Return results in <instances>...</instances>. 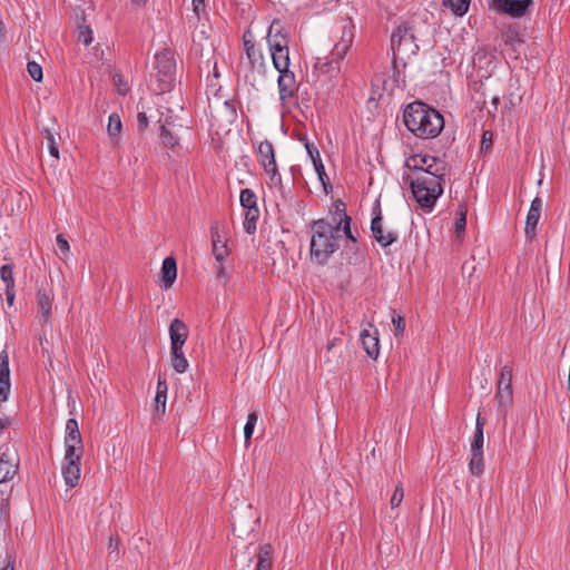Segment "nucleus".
<instances>
[{
  "label": "nucleus",
  "mask_w": 570,
  "mask_h": 570,
  "mask_svg": "<svg viewBox=\"0 0 570 570\" xmlns=\"http://www.w3.org/2000/svg\"><path fill=\"white\" fill-rule=\"evenodd\" d=\"M311 258L316 263L324 265L328 258L340 248L341 233H344L347 239L356 242L355 235L351 230V217L345 212V205L337 203L332 222L317 219L311 223Z\"/></svg>",
  "instance_id": "1"
},
{
  "label": "nucleus",
  "mask_w": 570,
  "mask_h": 570,
  "mask_svg": "<svg viewBox=\"0 0 570 570\" xmlns=\"http://www.w3.org/2000/svg\"><path fill=\"white\" fill-rule=\"evenodd\" d=\"M446 171L448 164L433 156L425 170L417 171V175L407 177L413 197L421 209L425 212L433 209L436 200L443 193Z\"/></svg>",
  "instance_id": "2"
},
{
  "label": "nucleus",
  "mask_w": 570,
  "mask_h": 570,
  "mask_svg": "<svg viewBox=\"0 0 570 570\" xmlns=\"http://www.w3.org/2000/svg\"><path fill=\"white\" fill-rule=\"evenodd\" d=\"M403 122L413 135L421 139L435 138L444 128L443 116L422 101H413L406 106L403 112Z\"/></svg>",
  "instance_id": "3"
},
{
  "label": "nucleus",
  "mask_w": 570,
  "mask_h": 570,
  "mask_svg": "<svg viewBox=\"0 0 570 570\" xmlns=\"http://www.w3.org/2000/svg\"><path fill=\"white\" fill-rule=\"evenodd\" d=\"M354 39V26L348 22L343 26L341 39L334 45L331 58H318L315 62V69L320 72L328 73L340 69V62L348 52Z\"/></svg>",
  "instance_id": "4"
},
{
  "label": "nucleus",
  "mask_w": 570,
  "mask_h": 570,
  "mask_svg": "<svg viewBox=\"0 0 570 570\" xmlns=\"http://www.w3.org/2000/svg\"><path fill=\"white\" fill-rule=\"evenodd\" d=\"M266 39L274 67L283 66V62L289 61V36L286 27L279 19L272 21Z\"/></svg>",
  "instance_id": "5"
},
{
  "label": "nucleus",
  "mask_w": 570,
  "mask_h": 570,
  "mask_svg": "<svg viewBox=\"0 0 570 570\" xmlns=\"http://www.w3.org/2000/svg\"><path fill=\"white\" fill-rule=\"evenodd\" d=\"M155 79L153 90L157 94L170 91L176 80V62L169 50H163L155 56Z\"/></svg>",
  "instance_id": "6"
},
{
  "label": "nucleus",
  "mask_w": 570,
  "mask_h": 570,
  "mask_svg": "<svg viewBox=\"0 0 570 570\" xmlns=\"http://www.w3.org/2000/svg\"><path fill=\"white\" fill-rule=\"evenodd\" d=\"M256 154L259 165L267 175V185L271 189H283V179L278 170L273 144L262 140L256 144Z\"/></svg>",
  "instance_id": "7"
},
{
  "label": "nucleus",
  "mask_w": 570,
  "mask_h": 570,
  "mask_svg": "<svg viewBox=\"0 0 570 570\" xmlns=\"http://www.w3.org/2000/svg\"><path fill=\"white\" fill-rule=\"evenodd\" d=\"M391 48L394 56L404 60L416 56L419 46L407 26H399L391 36Z\"/></svg>",
  "instance_id": "8"
},
{
  "label": "nucleus",
  "mask_w": 570,
  "mask_h": 570,
  "mask_svg": "<svg viewBox=\"0 0 570 570\" xmlns=\"http://www.w3.org/2000/svg\"><path fill=\"white\" fill-rule=\"evenodd\" d=\"M63 461L81 462L83 455L82 439L76 419H69L65 430Z\"/></svg>",
  "instance_id": "9"
},
{
  "label": "nucleus",
  "mask_w": 570,
  "mask_h": 570,
  "mask_svg": "<svg viewBox=\"0 0 570 570\" xmlns=\"http://www.w3.org/2000/svg\"><path fill=\"white\" fill-rule=\"evenodd\" d=\"M274 68L279 73L277 79L279 100L282 104H285L297 90L295 75L289 70V61H285L283 66Z\"/></svg>",
  "instance_id": "10"
},
{
  "label": "nucleus",
  "mask_w": 570,
  "mask_h": 570,
  "mask_svg": "<svg viewBox=\"0 0 570 570\" xmlns=\"http://www.w3.org/2000/svg\"><path fill=\"white\" fill-rule=\"evenodd\" d=\"M532 4L533 0H491L490 8L512 18H521Z\"/></svg>",
  "instance_id": "11"
},
{
  "label": "nucleus",
  "mask_w": 570,
  "mask_h": 570,
  "mask_svg": "<svg viewBox=\"0 0 570 570\" xmlns=\"http://www.w3.org/2000/svg\"><path fill=\"white\" fill-rule=\"evenodd\" d=\"M18 454L7 449L0 456V483L12 480L18 471Z\"/></svg>",
  "instance_id": "12"
},
{
  "label": "nucleus",
  "mask_w": 570,
  "mask_h": 570,
  "mask_svg": "<svg viewBox=\"0 0 570 570\" xmlns=\"http://www.w3.org/2000/svg\"><path fill=\"white\" fill-rule=\"evenodd\" d=\"M11 391L9 354L7 350L0 352V404L9 400Z\"/></svg>",
  "instance_id": "13"
},
{
  "label": "nucleus",
  "mask_w": 570,
  "mask_h": 570,
  "mask_svg": "<svg viewBox=\"0 0 570 570\" xmlns=\"http://www.w3.org/2000/svg\"><path fill=\"white\" fill-rule=\"evenodd\" d=\"M542 198L537 196L530 205L529 212L525 218L524 233L525 236L532 239L537 235V226L541 217L542 212Z\"/></svg>",
  "instance_id": "14"
},
{
  "label": "nucleus",
  "mask_w": 570,
  "mask_h": 570,
  "mask_svg": "<svg viewBox=\"0 0 570 570\" xmlns=\"http://www.w3.org/2000/svg\"><path fill=\"white\" fill-rule=\"evenodd\" d=\"M371 230H372L373 237L382 247L390 246L397 238V236L394 232L389 230L385 233L383 230L381 213H379L376 216H374L372 218Z\"/></svg>",
  "instance_id": "15"
},
{
  "label": "nucleus",
  "mask_w": 570,
  "mask_h": 570,
  "mask_svg": "<svg viewBox=\"0 0 570 570\" xmlns=\"http://www.w3.org/2000/svg\"><path fill=\"white\" fill-rule=\"evenodd\" d=\"M360 338L362 341V345H363L365 353L371 358L376 360L380 354L377 330L374 328V331L371 332L370 330L364 328L360 333Z\"/></svg>",
  "instance_id": "16"
},
{
  "label": "nucleus",
  "mask_w": 570,
  "mask_h": 570,
  "mask_svg": "<svg viewBox=\"0 0 570 570\" xmlns=\"http://www.w3.org/2000/svg\"><path fill=\"white\" fill-rule=\"evenodd\" d=\"M170 346H184L188 338V327L179 318H174L169 325Z\"/></svg>",
  "instance_id": "17"
},
{
  "label": "nucleus",
  "mask_w": 570,
  "mask_h": 570,
  "mask_svg": "<svg viewBox=\"0 0 570 570\" xmlns=\"http://www.w3.org/2000/svg\"><path fill=\"white\" fill-rule=\"evenodd\" d=\"M494 400L497 402L498 413L501 416L505 417L509 409L513 404V389L504 387V386H497Z\"/></svg>",
  "instance_id": "18"
},
{
  "label": "nucleus",
  "mask_w": 570,
  "mask_h": 570,
  "mask_svg": "<svg viewBox=\"0 0 570 570\" xmlns=\"http://www.w3.org/2000/svg\"><path fill=\"white\" fill-rule=\"evenodd\" d=\"M161 287L165 289L170 288L177 277V264L176 259L171 256L166 257L161 265Z\"/></svg>",
  "instance_id": "19"
},
{
  "label": "nucleus",
  "mask_w": 570,
  "mask_h": 570,
  "mask_svg": "<svg viewBox=\"0 0 570 570\" xmlns=\"http://www.w3.org/2000/svg\"><path fill=\"white\" fill-rule=\"evenodd\" d=\"M244 50L253 68L258 70L264 68L265 59L263 52L256 47L254 41L244 38Z\"/></svg>",
  "instance_id": "20"
},
{
  "label": "nucleus",
  "mask_w": 570,
  "mask_h": 570,
  "mask_svg": "<svg viewBox=\"0 0 570 570\" xmlns=\"http://www.w3.org/2000/svg\"><path fill=\"white\" fill-rule=\"evenodd\" d=\"M61 473L66 485L69 488H75L80 480V462L65 461L61 468Z\"/></svg>",
  "instance_id": "21"
},
{
  "label": "nucleus",
  "mask_w": 570,
  "mask_h": 570,
  "mask_svg": "<svg viewBox=\"0 0 570 570\" xmlns=\"http://www.w3.org/2000/svg\"><path fill=\"white\" fill-rule=\"evenodd\" d=\"M170 364L178 374L187 372L189 363L185 356L184 346H170Z\"/></svg>",
  "instance_id": "22"
},
{
  "label": "nucleus",
  "mask_w": 570,
  "mask_h": 570,
  "mask_svg": "<svg viewBox=\"0 0 570 570\" xmlns=\"http://www.w3.org/2000/svg\"><path fill=\"white\" fill-rule=\"evenodd\" d=\"M168 384L164 375H158L157 389L155 395V409L159 414H164L166 411Z\"/></svg>",
  "instance_id": "23"
},
{
  "label": "nucleus",
  "mask_w": 570,
  "mask_h": 570,
  "mask_svg": "<svg viewBox=\"0 0 570 570\" xmlns=\"http://www.w3.org/2000/svg\"><path fill=\"white\" fill-rule=\"evenodd\" d=\"M430 155H413L405 160V167L411 171L409 176L417 175V171L426 169L428 164L432 160Z\"/></svg>",
  "instance_id": "24"
},
{
  "label": "nucleus",
  "mask_w": 570,
  "mask_h": 570,
  "mask_svg": "<svg viewBox=\"0 0 570 570\" xmlns=\"http://www.w3.org/2000/svg\"><path fill=\"white\" fill-rule=\"evenodd\" d=\"M255 570H273V547L264 543L259 547Z\"/></svg>",
  "instance_id": "25"
},
{
  "label": "nucleus",
  "mask_w": 570,
  "mask_h": 570,
  "mask_svg": "<svg viewBox=\"0 0 570 570\" xmlns=\"http://www.w3.org/2000/svg\"><path fill=\"white\" fill-rule=\"evenodd\" d=\"M121 129L122 124L120 116L116 112L110 114L108 117L107 132L112 144H117L120 140Z\"/></svg>",
  "instance_id": "26"
},
{
  "label": "nucleus",
  "mask_w": 570,
  "mask_h": 570,
  "mask_svg": "<svg viewBox=\"0 0 570 570\" xmlns=\"http://www.w3.org/2000/svg\"><path fill=\"white\" fill-rule=\"evenodd\" d=\"M259 218V208L253 207L244 209V229L247 234H253L256 230V223Z\"/></svg>",
  "instance_id": "27"
},
{
  "label": "nucleus",
  "mask_w": 570,
  "mask_h": 570,
  "mask_svg": "<svg viewBox=\"0 0 570 570\" xmlns=\"http://www.w3.org/2000/svg\"><path fill=\"white\" fill-rule=\"evenodd\" d=\"M212 243H213V254H214L216 261L219 264L224 263L225 258L228 256V248H227L226 243L220 239V236L218 233L213 234Z\"/></svg>",
  "instance_id": "28"
},
{
  "label": "nucleus",
  "mask_w": 570,
  "mask_h": 570,
  "mask_svg": "<svg viewBox=\"0 0 570 570\" xmlns=\"http://www.w3.org/2000/svg\"><path fill=\"white\" fill-rule=\"evenodd\" d=\"M471 0H443V6L449 8L455 16L462 17L469 10Z\"/></svg>",
  "instance_id": "29"
},
{
  "label": "nucleus",
  "mask_w": 570,
  "mask_h": 570,
  "mask_svg": "<svg viewBox=\"0 0 570 570\" xmlns=\"http://www.w3.org/2000/svg\"><path fill=\"white\" fill-rule=\"evenodd\" d=\"M469 471L472 475L480 476L484 471L483 453L471 452Z\"/></svg>",
  "instance_id": "30"
},
{
  "label": "nucleus",
  "mask_w": 570,
  "mask_h": 570,
  "mask_svg": "<svg viewBox=\"0 0 570 570\" xmlns=\"http://www.w3.org/2000/svg\"><path fill=\"white\" fill-rule=\"evenodd\" d=\"M38 307L39 313L41 314L43 322H47L49 320V316L51 314V298L46 293L39 292L38 294Z\"/></svg>",
  "instance_id": "31"
},
{
  "label": "nucleus",
  "mask_w": 570,
  "mask_h": 570,
  "mask_svg": "<svg viewBox=\"0 0 570 570\" xmlns=\"http://www.w3.org/2000/svg\"><path fill=\"white\" fill-rule=\"evenodd\" d=\"M466 205L460 204L455 213L454 227L458 235H461L465 230L466 225Z\"/></svg>",
  "instance_id": "32"
},
{
  "label": "nucleus",
  "mask_w": 570,
  "mask_h": 570,
  "mask_svg": "<svg viewBox=\"0 0 570 570\" xmlns=\"http://www.w3.org/2000/svg\"><path fill=\"white\" fill-rule=\"evenodd\" d=\"M239 202L243 210L257 207V196L250 188H245L240 191Z\"/></svg>",
  "instance_id": "33"
},
{
  "label": "nucleus",
  "mask_w": 570,
  "mask_h": 570,
  "mask_svg": "<svg viewBox=\"0 0 570 570\" xmlns=\"http://www.w3.org/2000/svg\"><path fill=\"white\" fill-rule=\"evenodd\" d=\"M497 386L512 387V367L510 365H503L500 368Z\"/></svg>",
  "instance_id": "34"
},
{
  "label": "nucleus",
  "mask_w": 570,
  "mask_h": 570,
  "mask_svg": "<svg viewBox=\"0 0 570 570\" xmlns=\"http://www.w3.org/2000/svg\"><path fill=\"white\" fill-rule=\"evenodd\" d=\"M257 420L258 415L256 412H250L248 414L247 422L244 426V438L246 442H249V440L252 439Z\"/></svg>",
  "instance_id": "35"
},
{
  "label": "nucleus",
  "mask_w": 570,
  "mask_h": 570,
  "mask_svg": "<svg viewBox=\"0 0 570 570\" xmlns=\"http://www.w3.org/2000/svg\"><path fill=\"white\" fill-rule=\"evenodd\" d=\"M160 138L161 144L166 148H174L177 145V138L166 126H161Z\"/></svg>",
  "instance_id": "36"
},
{
  "label": "nucleus",
  "mask_w": 570,
  "mask_h": 570,
  "mask_svg": "<svg viewBox=\"0 0 570 570\" xmlns=\"http://www.w3.org/2000/svg\"><path fill=\"white\" fill-rule=\"evenodd\" d=\"M0 278L6 284V286H14L12 265L6 264L1 266Z\"/></svg>",
  "instance_id": "37"
},
{
  "label": "nucleus",
  "mask_w": 570,
  "mask_h": 570,
  "mask_svg": "<svg viewBox=\"0 0 570 570\" xmlns=\"http://www.w3.org/2000/svg\"><path fill=\"white\" fill-rule=\"evenodd\" d=\"M27 71L30 75V77L35 80L40 82L42 80V68L39 63L36 61H29L27 65Z\"/></svg>",
  "instance_id": "38"
},
{
  "label": "nucleus",
  "mask_w": 570,
  "mask_h": 570,
  "mask_svg": "<svg viewBox=\"0 0 570 570\" xmlns=\"http://www.w3.org/2000/svg\"><path fill=\"white\" fill-rule=\"evenodd\" d=\"M483 443H484L483 432L474 431V435L471 441V452L483 453Z\"/></svg>",
  "instance_id": "39"
},
{
  "label": "nucleus",
  "mask_w": 570,
  "mask_h": 570,
  "mask_svg": "<svg viewBox=\"0 0 570 570\" xmlns=\"http://www.w3.org/2000/svg\"><path fill=\"white\" fill-rule=\"evenodd\" d=\"M305 149H306V153H307L308 157L312 160L313 166L315 164L322 161L321 154H320L317 147L313 142H309V141L306 140L305 141Z\"/></svg>",
  "instance_id": "40"
},
{
  "label": "nucleus",
  "mask_w": 570,
  "mask_h": 570,
  "mask_svg": "<svg viewBox=\"0 0 570 570\" xmlns=\"http://www.w3.org/2000/svg\"><path fill=\"white\" fill-rule=\"evenodd\" d=\"M47 142L50 156L59 158V148L52 132L47 131Z\"/></svg>",
  "instance_id": "41"
},
{
  "label": "nucleus",
  "mask_w": 570,
  "mask_h": 570,
  "mask_svg": "<svg viewBox=\"0 0 570 570\" xmlns=\"http://www.w3.org/2000/svg\"><path fill=\"white\" fill-rule=\"evenodd\" d=\"M392 323L394 325L395 335H403L405 330V318L401 315H396L392 317Z\"/></svg>",
  "instance_id": "42"
},
{
  "label": "nucleus",
  "mask_w": 570,
  "mask_h": 570,
  "mask_svg": "<svg viewBox=\"0 0 570 570\" xmlns=\"http://www.w3.org/2000/svg\"><path fill=\"white\" fill-rule=\"evenodd\" d=\"M403 497H404L403 488H402L401 484H399L395 488V490H394V492L392 494V498H391V501H390L391 507L392 508H397L401 504V502L403 500Z\"/></svg>",
  "instance_id": "43"
},
{
  "label": "nucleus",
  "mask_w": 570,
  "mask_h": 570,
  "mask_svg": "<svg viewBox=\"0 0 570 570\" xmlns=\"http://www.w3.org/2000/svg\"><path fill=\"white\" fill-rule=\"evenodd\" d=\"M313 167H314L315 173L317 174V177H318L320 181L322 183V185L324 187H326V183L328 181V177H327V174L325 171V167H324L323 161H320V163L315 164Z\"/></svg>",
  "instance_id": "44"
},
{
  "label": "nucleus",
  "mask_w": 570,
  "mask_h": 570,
  "mask_svg": "<svg viewBox=\"0 0 570 570\" xmlns=\"http://www.w3.org/2000/svg\"><path fill=\"white\" fill-rule=\"evenodd\" d=\"M57 246L62 255H68L70 247L68 240L63 237V235L59 234L56 237Z\"/></svg>",
  "instance_id": "45"
},
{
  "label": "nucleus",
  "mask_w": 570,
  "mask_h": 570,
  "mask_svg": "<svg viewBox=\"0 0 570 570\" xmlns=\"http://www.w3.org/2000/svg\"><path fill=\"white\" fill-rule=\"evenodd\" d=\"M492 147V132L491 131H484L482 135L481 140V150H490Z\"/></svg>",
  "instance_id": "46"
},
{
  "label": "nucleus",
  "mask_w": 570,
  "mask_h": 570,
  "mask_svg": "<svg viewBox=\"0 0 570 570\" xmlns=\"http://www.w3.org/2000/svg\"><path fill=\"white\" fill-rule=\"evenodd\" d=\"M79 37L86 46L90 45L94 40L92 31L89 28H82Z\"/></svg>",
  "instance_id": "47"
},
{
  "label": "nucleus",
  "mask_w": 570,
  "mask_h": 570,
  "mask_svg": "<svg viewBox=\"0 0 570 570\" xmlns=\"http://www.w3.org/2000/svg\"><path fill=\"white\" fill-rule=\"evenodd\" d=\"M115 85L117 86L119 94H121V95L127 94L129 88L126 82H122L120 77H115Z\"/></svg>",
  "instance_id": "48"
},
{
  "label": "nucleus",
  "mask_w": 570,
  "mask_h": 570,
  "mask_svg": "<svg viewBox=\"0 0 570 570\" xmlns=\"http://www.w3.org/2000/svg\"><path fill=\"white\" fill-rule=\"evenodd\" d=\"M137 121H138V126H139V128L141 130L147 128V126H148V118H147V115L145 112H139L138 114Z\"/></svg>",
  "instance_id": "49"
},
{
  "label": "nucleus",
  "mask_w": 570,
  "mask_h": 570,
  "mask_svg": "<svg viewBox=\"0 0 570 570\" xmlns=\"http://www.w3.org/2000/svg\"><path fill=\"white\" fill-rule=\"evenodd\" d=\"M14 296V286H6V297L9 305L13 304Z\"/></svg>",
  "instance_id": "50"
},
{
  "label": "nucleus",
  "mask_w": 570,
  "mask_h": 570,
  "mask_svg": "<svg viewBox=\"0 0 570 570\" xmlns=\"http://www.w3.org/2000/svg\"><path fill=\"white\" fill-rule=\"evenodd\" d=\"M7 42V30L3 21L0 20V48Z\"/></svg>",
  "instance_id": "51"
},
{
  "label": "nucleus",
  "mask_w": 570,
  "mask_h": 570,
  "mask_svg": "<svg viewBox=\"0 0 570 570\" xmlns=\"http://www.w3.org/2000/svg\"><path fill=\"white\" fill-rule=\"evenodd\" d=\"M11 424V421L8 416L3 415V416H0V431H3L6 430L7 428H9Z\"/></svg>",
  "instance_id": "52"
},
{
  "label": "nucleus",
  "mask_w": 570,
  "mask_h": 570,
  "mask_svg": "<svg viewBox=\"0 0 570 570\" xmlns=\"http://www.w3.org/2000/svg\"><path fill=\"white\" fill-rule=\"evenodd\" d=\"M483 428H484V420L481 417L480 414H478L476 420H475V431L483 432Z\"/></svg>",
  "instance_id": "53"
},
{
  "label": "nucleus",
  "mask_w": 570,
  "mask_h": 570,
  "mask_svg": "<svg viewBox=\"0 0 570 570\" xmlns=\"http://www.w3.org/2000/svg\"><path fill=\"white\" fill-rule=\"evenodd\" d=\"M119 547V540L118 539H114V538H110L109 540V550L110 552H114L118 549Z\"/></svg>",
  "instance_id": "54"
},
{
  "label": "nucleus",
  "mask_w": 570,
  "mask_h": 570,
  "mask_svg": "<svg viewBox=\"0 0 570 570\" xmlns=\"http://www.w3.org/2000/svg\"><path fill=\"white\" fill-rule=\"evenodd\" d=\"M216 276H217V278H219V279L226 278V272H225V268H224V266H223V263H222V264H219V266L217 267Z\"/></svg>",
  "instance_id": "55"
},
{
  "label": "nucleus",
  "mask_w": 570,
  "mask_h": 570,
  "mask_svg": "<svg viewBox=\"0 0 570 570\" xmlns=\"http://www.w3.org/2000/svg\"><path fill=\"white\" fill-rule=\"evenodd\" d=\"M204 3V0H193L194 10L198 12L199 7Z\"/></svg>",
  "instance_id": "56"
},
{
  "label": "nucleus",
  "mask_w": 570,
  "mask_h": 570,
  "mask_svg": "<svg viewBox=\"0 0 570 570\" xmlns=\"http://www.w3.org/2000/svg\"><path fill=\"white\" fill-rule=\"evenodd\" d=\"M146 1H147V0H132V2H135V3H139V4L145 3Z\"/></svg>",
  "instance_id": "57"
},
{
  "label": "nucleus",
  "mask_w": 570,
  "mask_h": 570,
  "mask_svg": "<svg viewBox=\"0 0 570 570\" xmlns=\"http://www.w3.org/2000/svg\"><path fill=\"white\" fill-rule=\"evenodd\" d=\"M333 346H334V342H330V343L327 344V350H331Z\"/></svg>",
  "instance_id": "58"
},
{
  "label": "nucleus",
  "mask_w": 570,
  "mask_h": 570,
  "mask_svg": "<svg viewBox=\"0 0 570 570\" xmlns=\"http://www.w3.org/2000/svg\"><path fill=\"white\" fill-rule=\"evenodd\" d=\"M2 570H13L12 567H4Z\"/></svg>",
  "instance_id": "59"
},
{
  "label": "nucleus",
  "mask_w": 570,
  "mask_h": 570,
  "mask_svg": "<svg viewBox=\"0 0 570 570\" xmlns=\"http://www.w3.org/2000/svg\"><path fill=\"white\" fill-rule=\"evenodd\" d=\"M499 101V98L498 97H494L493 98V102H498Z\"/></svg>",
  "instance_id": "60"
}]
</instances>
